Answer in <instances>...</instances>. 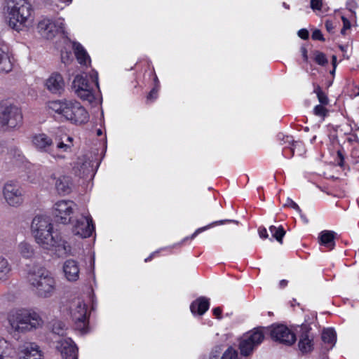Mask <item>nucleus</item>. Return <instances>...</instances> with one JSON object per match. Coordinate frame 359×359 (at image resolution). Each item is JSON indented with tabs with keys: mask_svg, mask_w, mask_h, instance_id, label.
Listing matches in <instances>:
<instances>
[{
	"mask_svg": "<svg viewBox=\"0 0 359 359\" xmlns=\"http://www.w3.org/2000/svg\"><path fill=\"white\" fill-rule=\"evenodd\" d=\"M56 136L54 139L45 133L34 134L31 142L36 150L50 154L55 161L67 158V154H70L73 147V138Z\"/></svg>",
	"mask_w": 359,
	"mask_h": 359,
	"instance_id": "nucleus-1",
	"label": "nucleus"
},
{
	"mask_svg": "<svg viewBox=\"0 0 359 359\" xmlns=\"http://www.w3.org/2000/svg\"><path fill=\"white\" fill-rule=\"evenodd\" d=\"M27 281L39 297L48 298L55 290L56 281L52 273L43 266L34 265L27 271Z\"/></svg>",
	"mask_w": 359,
	"mask_h": 359,
	"instance_id": "nucleus-2",
	"label": "nucleus"
},
{
	"mask_svg": "<svg viewBox=\"0 0 359 359\" xmlns=\"http://www.w3.org/2000/svg\"><path fill=\"white\" fill-rule=\"evenodd\" d=\"M48 107L53 111L76 124L88 121L89 115L81 104L74 100H54L49 102Z\"/></svg>",
	"mask_w": 359,
	"mask_h": 359,
	"instance_id": "nucleus-3",
	"label": "nucleus"
},
{
	"mask_svg": "<svg viewBox=\"0 0 359 359\" xmlns=\"http://www.w3.org/2000/svg\"><path fill=\"white\" fill-rule=\"evenodd\" d=\"M8 321L12 330L18 332H25L42 326L43 320L34 311L15 309L8 314Z\"/></svg>",
	"mask_w": 359,
	"mask_h": 359,
	"instance_id": "nucleus-4",
	"label": "nucleus"
},
{
	"mask_svg": "<svg viewBox=\"0 0 359 359\" xmlns=\"http://www.w3.org/2000/svg\"><path fill=\"white\" fill-rule=\"evenodd\" d=\"M53 229L52 220L49 216L38 215L32 219V233L36 242L44 249L50 250L56 245Z\"/></svg>",
	"mask_w": 359,
	"mask_h": 359,
	"instance_id": "nucleus-5",
	"label": "nucleus"
},
{
	"mask_svg": "<svg viewBox=\"0 0 359 359\" xmlns=\"http://www.w3.org/2000/svg\"><path fill=\"white\" fill-rule=\"evenodd\" d=\"M32 11V6L26 0H8L7 13L9 27L18 32L22 30L27 27Z\"/></svg>",
	"mask_w": 359,
	"mask_h": 359,
	"instance_id": "nucleus-6",
	"label": "nucleus"
},
{
	"mask_svg": "<svg viewBox=\"0 0 359 359\" xmlns=\"http://www.w3.org/2000/svg\"><path fill=\"white\" fill-rule=\"evenodd\" d=\"M22 123L21 110L15 105L0 102V129L8 131L19 128Z\"/></svg>",
	"mask_w": 359,
	"mask_h": 359,
	"instance_id": "nucleus-7",
	"label": "nucleus"
},
{
	"mask_svg": "<svg viewBox=\"0 0 359 359\" xmlns=\"http://www.w3.org/2000/svg\"><path fill=\"white\" fill-rule=\"evenodd\" d=\"M264 332L262 327H257L245 333L240 340L239 349L241 354L248 356L264 341Z\"/></svg>",
	"mask_w": 359,
	"mask_h": 359,
	"instance_id": "nucleus-8",
	"label": "nucleus"
},
{
	"mask_svg": "<svg viewBox=\"0 0 359 359\" xmlns=\"http://www.w3.org/2000/svg\"><path fill=\"white\" fill-rule=\"evenodd\" d=\"M264 334L269 333L272 339L281 344L290 346L296 341L295 334L284 325H272L262 327Z\"/></svg>",
	"mask_w": 359,
	"mask_h": 359,
	"instance_id": "nucleus-9",
	"label": "nucleus"
},
{
	"mask_svg": "<svg viewBox=\"0 0 359 359\" xmlns=\"http://www.w3.org/2000/svg\"><path fill=\"white\" fill-rule=\"evenodd\" d=\"M64 20L62 19L52 20L43 18L37 25V32L46 39H53L57 34L63 33L65 29Z\"/></svg>",
	"mask_w": 359,
	"mask_h": 359,
	"instance_id": "nucleus-10",
	"label": "nucleus"
},
{
	"mask_svg": "<svg viewBox=\"0 0 359 359\" xmlns=\"http://www.w3.org/2000/svg\"><path fill=\"white\" fill-rule=\"evenodd\" d=\"M72 89L74 93L83 101L91 104L95 100L93 92V83L89 82L86 76H76L72 82Z\"/></svg>",
	"mask_w": 359,
	"mask_h": 359,
	"instance_id": "nucleus-11",
	"label": "nucleus"
},
{
	"mask_svg": "<svg viewBox=\"0 0 359 359\" xmlns=\"http://www.w3.org/2000/svg\"><path fill=\"white\" fill-rule=\"evenodd\" d=\"M76 205L72 201H59L53 206V215L57 222L67 224L72 222V215Z\"/></svg>",
	"mask_w": 359,
	"mask_h": 359,
	"instance_id": "nucleus-12",
	"label": "nucleus"
},
{
	"mask_svg": "<svg viewBox=\"0 0 359 359\" xmlns=\"http://www.w3.org/2000/svg\"><path fill=\"white\" fill-rule=\"evenodd\" d=\"M71 315L76 329L81 333H86L88 328L86 304L81 299L76 301L71 309Z\"/></svg>",
	"mask_w": 359,
	"mask_h": 359,
	"instance_id": "nucleus-13",
	"label": "nucleus"
},
{
	"mask_svg": "<svg viewBox=\"0 0 359 359\" xmlns=\"http://www.w3.org/2000/svg\"><path fill=\"white\" fill-rule=\"evenodd\" d=\"M72 231L81 238L90 237L95 231V226L90 216L81 215L75 221L72 219Z\"/></svg>",
	"mask_w": 359,
	"mask_h": 359,
	"instance_id": "nucleus-14",
	"label": "nucleus"
},
{
	"mask_svg": "<svg viewBox=\"0 0 359 359\" xmlns=\"http://www.w3.org/2000/svg\"><path fill=\"white\" fill-rule=\"evenodd\" d=\"M4 196L6 202L11 206H18L23 201V192L20 186L12 182L4 187Z\"/></svg>",
	"mask_w": 359,
	"mask_h": 359,
	"instance_id": "nucleus-15",
	"label": "nucleus"
},
{
	"mask_svg": "<svg viewBox=\"0 0 359 359\" xmlns=\"http://www.w3.org/2000/svg\"><path fill=\"white\" fill-rule=\"evenodd\" d=\"M311 327L309 324H302L299 330V349L303 353L311 352L313 348V335L311 332Z\"/></svg>",
	"mask_w": 359,
	"mask_h": 359,
	"instance_id": "nucleus-16",
	"label": "nucleus"
},
{
	"mask_svg": "<svg viewBox=\"0 0 359 359\" xmlns=\"http://www.w3.org/2000/svg\"><path fill=\"white\" fill-rule=\"evenodd\" d=\"M45 86L50 93L61 95L65 90V84L62 76L57 72H53L46 80Z\"/></svg>",
	"mask_w": 359,
	"mask_h": 359,
	"instance_id": "nucleus-17",
	"label": "nucleus"
},
{
	"mask_svg": "<svg viewBox=\"0 0 359 359\" xmlns=\"http://www.w3.org/2000/svg\"><path fill=\"white\" fill-rule=\"evenodd\" d=\"M18 355L19 359H42L38 345L30 342H26L19 347Z\"/></svg>",
	"mask_w": 359,
	"mask_h": 359,
	"instance_id": "nucleus-18",
	"label": "nucleus"
},
{
	"mask_svg": "<svg viewBox=\"0 0 359 359\" xmlns=\"http://www.w3.org/2000/svg\"><path fill=\"white\" fill-rule=\"evenodd\" d=\"M57 348L60 351L63 359H78V348L71 339L60 340Z\"/></svg>",
	"mask_w": 359,
	"mask_h": 359,
	"instance_id": "nucleus-19",
	"label": "nucleus"
},
{
	"mask_svg": "<svg viewBox=\"0 0 359 359\" xmlns=\"http://www.w3.org/2000/svg\"><path fill=\"white\" fill-rule=\"evenodd\" d=\"M65 278L69 282H76L79 279L80 267L77 261L73 259L66 260L62 266Z\"/></svg>",
	"mask_w": 359,
	"mask_h": 359,
	"instance_id": "nucleus-20",
	"label": "nucleus"
},
{
	"mask_svg": "<svg viewBox=\"0 0 359 359\" xmlns=\"http://www.w3.org/2000/svg\"><path fill=\"white\" fill-rule=\"evenodd\" d=\"M278 140L280 144L284 146L283 149V155L286 158L293 156L294 149L297 147L301 146V142H295L292 136L285 135L283 133H278Z\"/></svg>",
	"mask_w": 359,
	"mask_h": 359,
	"instance_id": "nucleus-21",
	"label": "nucleus"
},
{
	"mask_svg": "<svg viewBox=\"0 0 359 359\" xmlns=\"http://www.w3.org/2000/svg\"><path fill=\"white\" fill-rule=\"evenodd\" d=\"M209 306V299L204 297H201L191 304L190 310L194 315L202 316L208 310Z\"/></svg>",
	"mask_w": 359,
	"mask_h": 359,
	"instance_id": "nucleus-22",
	"label": "nucleus"
},
{
	"mask_svg": "<svg viewBox=\"0 0 359 359\" xmlns=\"http://www.w3.org/2000/svg\"><path fill=\"white\" fill-rule=\"evenodd\" d=\"M336 233L332 231H322L318 236V243L320 245L327 248L330 250L334 249L335 246Z\"/></svg>",
	"mask_w": 359,
	"mask_h": 359,
	"instance_id": "nucleus-23",
	"label": "nucleus"
},
{
	"mask_svg": "<svg viewBox=\"0 0 359 359\" xmlns=\"http://www.w3.org/2000/svg\"><path fill=\"white\" fill-rule=\"evenodd\" d=\"M55 189L60 194H68L72 189V180L68 176H60L55 180Z\"/></svg>",
	"mask_w": 359,
	"mask_h": 359,
	"instance_id": "nucleus-24",
	"label": "nucleus"
},
{
	"mask_svg": "<svg viewBox=\"0 0 359 359\" xmlns=\"http://www.w3.org/2000/svg\"><path fill=\"white\" fill-rule=\"evenodd\" d=\"M15 354V349L12 344L4 338H0V359H11Z\"/></svg>",
	"mask_w": 359,
	"mask_h": 359,
	"instance_id": "nucleus-25",
	"label": "nucleus"
},
{
	"mask_svg": "<svg viewBox=\"0 0 359 359\" xmlns=\"http://www.w3.org/2000/svg\"><path fill=\"white\" fill-rule=\"evenodd\" d=\"M73 49L79 63L81 65H86L87 61H90L89 55L81 43L74 42Z\"/></svg>",
	"mask_w": 359,
	"mask_h": 359,
	"instance_id": "nucleus-26",
	"label": "nucleus"
},
{
	"mask_svg": "<svg viewBox=\"0 0 359 359\" xmlns=\"http://www.w3.org/2000/svg\"><path fill=\"white\" fill-rule=\"evenodd\" d=\"M13 65L7 53L0 48V72H9Z\"/></svg>",
	"mask_w": 359,
	"mask_h": 359,
	"instance_id": "nucleus-27",
	"label": "nucleus"
},
{
	"mask_svg": "<svg viewBox=\"0 0 359 359\" xmlns=\"http://www.w3.org/2000/svg\"><path fill=\"white\" fill-rule=\"evenodd\" d=\"M18 252L25 259H30L34 255L33 247L27 242H21L18 245Z\"/></svg>",
	"mask_w": 359,
	"mask_h": 359,
	"instance_id": "nucleus-28",
	"label": "nucleus"
},
{
	"mask_svg": "<svg viewBox=\"0 0 359 359\" xmlns=\"http://www.w3.org/2000/svg\"><path fill=\"white\" fill-rule=\"evenodd\" d=\"M11 271V266L5 257L0 256V280H6Z\"/></svg>",
	"mask_w": 359,
	"mask_h": 359,
	"instance_id": "nucleus-29",
	"label": "nucleus"
},
{
	"mask_svg": "<svg viewBox=\"0 0 359 359\" xmlns=\"http://www.w3.org/2000/svg\"><path fill=\"white\" fill-rule=\"evenodd\" d=\"M50 329L53 334L64 336L66 333L67 327L63 322L58 320H53L50 323Z\"/></svg>",
	"mask_w": 359,
	"mask_h": 359,
	"instance_id": "nucleus-30",
	"label": "nucleus"
},
{
	"mask_svg": "<svg viewBox=\"0 0 359 359\" xmlns=\"http://www.w3.org/2000/svg\"><path fill=\"white\" fill-rule=\"evenodd\" d=\"M322 340L328 344L331 345V347L334 346L336 342V332L332 328H327L323 331Z\"/></svg>",
	"mask_w": 359,
	"mask_h": 359,
	"instance_id": "nucleus-31",
	"label": "nucleus"
},
{
	"mask_svg": "<svg viewBox=\"0 0 359 359\" xmlns=\"http://www.w3.org/2000/svg\"><path fill=\"white\" fill-rule=\"evenodd\" d=\"M269 231L272 235V237L274 238L278 243L280 244L283 243V238L285 234V231L284 230L282 226H279L276 227L273 225L269 226Z\"/></svg>",
	"mask_w": 359,
	"mask_h": 359,
	"instance_id": "nucleus-32",
	"label": "nucleus"
},
{
	"mask_svg": "<svg viewBox=\"0 0 359 359\" xmlns=\"http://www.w3.org/2000/svg\"><path fill=\"white\" fill-rule=\"evenodd\" d=\"M54 248L55 251L58 252L60 255L70 254L71 252L70 245L65 241H60L59 242L56 241V245L50 250H53Z\"/></svg>",
	"mask_w": 359,
	"mask_h": 359,
	"instance_id": "nucleus-33",
	"label": "nucleus"
},
{
	"mask_svg": "<svg viewBox=\"0 0 359 359\" xmlns=\"http://www.w3.org/2000/svg\"><path fill=\"white\" fill-rule=\"evenodd\" d=\"M226 222H236V221H234V220H231V219H224V220H219V221H216L215 222H212V224H209V225H207L205 226H203V227H201V228H198L197 230H196V231L191 235V238L193 239L194 238L198 233L203 232V231L215 226V225H218V224H223Z\"/></svg>",
	"mask_w": 359,
	"mask_h": 359,
	"instance_id": "nucleus-34",
	"label": "nucleus"
},
{
	"mask_svg": "<svg viewBox=\"0 0 359 359\" xmlns=\"http://www.w3.org/2000/svg\"><path fill=\"white\" fill-rule=\"evenodd\" d=\"M314 61L319 65H325L327 64L328 61L325 55L318 50H315L313 53Z\"/></svg>",
	"mask_w": 359,
	"mask_h": 359,
	"instance_id": "nucleus-35",
	"label": "nucleus"
},
{
	"mask_svg": "<svg viewBox=\"0 0 359 359\" xmlns=\"http://www.w3.org/2000/svg\"><path fill=\"white\" fill-rule=\"evenodd\" d=\"M314 92L316 93L318 99L321 104L326 105L328 104V98L323 92L320 86L315 88Z\"/></svg>",
	"mask_w": 359,
	"mask_h": 359,
	"instance_id": "nucleus-36",
	"label": "nucleus"
},
{
	"mask_svg": "<svg viewBox=\"0 0 359 359\" xmlns=\"http://www.w3.org/2000/svg\"><path fill=\"white\" fill-rule=\"evenodd\" d=\"M221 359H238V353L232 347H229L223 353Z\"/></svg>",
	"mask_w": 359,
	"mask_h": 359,
	"instance_id": "nucleus-37",
	"label": "nucleus"
},
{
	"mask_svg": "<svg viewBox=\"0 0 359 359\" xmlns=\"http://www.w3.org/2000/svg\"><path fill=\"white\" fill-rule=\"evenodd\" d=\"M284 206L291 208L295 210L299 214H301V208H299V206L290 198H287L286 202L284 204Z\"/></svg>",
	"mask_w": 359,
	"mask_h": 359,
	"instance_id": "nucleus-38",
	"label": "nucleus"
},
{
	"mask_svg": "<svg viewBox=\"0 0 359 359\" xmlns=\"http://www.w3.org/2000/svg\"><path fill=\"white\" fill-rule=\"evenodd\" d=\"M314 114L316 116L324 117L326 116L327 110L323 104H319L315 107L313 109Z\"/></svg>",
	"mask_w": 359,
	"mask_h": 359,
	"instance_id": "nucleus-39",
	"label": "nucleus"
},
{
	"mask_svg": "<svg viewBox=\"0 0 359 359\" xmlns=\"http://www.w3.org/2000/svg\"><path fill=\"white\" fill-rule=\"evenodd\" d=\"M311 8L316 11H321L323 8V0H311Z\"/></svg>",
	"mask_w": 359,
	"mask_h": 359,
	"instance_id": "nucleus-40",
	"label": "nucleus"
},
{
	"mask_svg": "<svg viewBox=\"0 0 359 359\" xmlns=\"http://www.w3.org/2000/svg\"><path fill=\"white\" fill-rule=\"evenodd\" d=\"M311 37L313 40L325 41V39L319 29H316L313 32Z\"/></svg>",
	"mask_w": 359,
	"mask_h": 359,
	"instance_id": "nucleus-41",
	"label": "nucleus"
},
{
	"mask_svg": "<svg viewBox=\"0 0 359 359\" xmlns=\"http://www.w3.org/2000/svg\"><path fill=\"white\" fill-rule=\"evenodd\" d=\"M158 89L155 87L147 95V100L154 101L157 98Z\"/></svg>",
	"mask_w": 359,
	"mask_h": 359,
	"instance_id": "nucleus-42",
	"label": "nucleus"
},
{
	"mask_svg": "<svg viewBox=\"0 0 359 359\" xmlns=\"http://www.w3.org/2000/svg\"><path fill=\"white\" fill-rule=\"evenodd\" d=\"M309 32L306 29H301L298 31V36L302 39H307L309 38Z\"/></svg>",
	"mask_w": 359,
	"mask_h": 359,
	"instance_id": "nucleus-43",
	"label": "nucleus"
},
{
	"mask_svg": "<svg viewBox=\"0 0 359 359\" xmlns=\"http://www.w3.org/2000/svg\"><path fill=\"white\" fill-rule=\"evenodd\" d=\"M258 233L262 238H269V234L267 233L266 229L264 227H259L258 229Z\"/></svg>",
	"mask_w": 359,
	"mask_h": 359,
	"instance_id": "nucleus-44",
	"label": "nucleus"
},
{
	"mask_svg": "<svg viewBox=\"0 0 359 359\" xmlns=\"http://www.w3.org/2000/svg\"><path fill=\"white\" fill-rule=\"evenodd\" d=\"M341 20L343 22V27L349 29L351 28V22H349V20L344 16L341 17Z\"/></svg>",
	"mask_w": 359,
	"mask_h": 359,
	"instance_id": "nucleus-45",
	"label": "nucleus"
},
{
	"mask_svg": "<svg viewBox=\"0 0 359 359\" xmlns=\"http://www.w3.org/2000/svg\"><path fill=\"white\" fill-rule=\"evenodd\" d=\"M213 314L218 318H222V309L219 307H216L213 310Z\"/></svg>",
	"mask_w": 359,
	"mask_h": 359,
	"instance_id": "nucleus-46",
	"label": "nucleus"
},
{
	"mask_svg": "<svg viewBox=\"0 0 359 359\" xmlns=\"http://www.w3.org/2000/svg\"><path fill=\"white\" fill-rule=\"evenodd\" d=\"M301 53L303 57L304 61L307 62L308 61V55H307V50L305 47L301 48Z\"/></svg>",
	"mask_w": 359,
	"mask_h": 359,
	"instance_id": "nucleus-47",
	"label": "nucleus"
},
{
	"mask_svg": "<svg viewBox=\"0 0 359 359\" xmlns=\"http://www.w3.org/2000/svg\"><path fill=\"white\" fill-rule=\"evenodd\" d=\"M325 27H326V29L329 32H332L334 29V26H333V24L332 22L330 21H328L327 20L325 22Z\"/></svg>",
	"mask_w": 359,
	"mask_h": 359,
	"instance_id": "nucleus-48",
	"label": "nucleus"
},
{
	"mask_svg": "<svg viewBox=\"0 0 359 359\" xmlns=\"http://www.w3.org/2000/svg\"><path fill=\"white\" fill-rule=\"evenodd\" d=\"M337 154H338V156H339V158L340 159V161L338 163V164H339V166L341 167L344 165V156H343L341 152L338 151Z\"/></svg>",
	"mask_w": 359,
	"mask_h": 359,
	"instance_id": "nucleus-49",
	"label": "nucleus"
},
{
	"mask_svg": "<svg viewBox=\"0 0 359 359\" xmlns=\"http://www.w3.org/2000/svg\"><path fill=\"white\" fill-rule=\"evenodd\" d=\"M287 280H282L279 283L280 287L283 288L287 286Z\"/></svg>",
	"mask_w": 359,
	"mask_h": 359,
	"instance_id": "nucleus-50",
	"label": "nucleus"
},
{
	"mask_svg": "<svg viewBox=\"0 0 359 359\" xmlns=\"http://www.w3.org/2000/svg\"><path fill=\"white\" fill-rule=\"evenodd\" d=\"M332 62L333 67L336 68V67H337V57L335 55H332Z\"/></svg>",
	"mask_w": 359,
	"mask_h": 359,
	"instance_id": "nucleus-51",
	"label": "nucleus"
},
{
	"mask_svg": "<svg viewBox=\"0 0 359 359\" xmlns=\"http://www.w3.org/2000/svg\"><path fill=\"white\" fill-rule=\"evenodd\" d=\"M300 215V217L302 219V220L305 222V223H308L309 222V220L308 219L306 218V217L302 213V212L301 211V214Z\"/></svg>",
	"mask_w": 359,
	"mask_h": 359,
	"instance_id": "nucleus-52",
	"label": "nucleus"
},
{
	"mask_svg": "<svg viewBox=\"0 0 359 359\" xmlns=\"http://www.w3.org/2000/svg\"><path fill=\"white\" fill-rule=\"evenodd\" d=\"M156 253H157V252H153L150 256H149L147 258H146L144 261H145L146 262H149V261L151 260V259H152L153 256H154L155 254H156Z\"/></svg>",
	"mask_w": 359,
	"mask_h": 359,
	"instance_id": "nucleus-53",
	"label": "nucleus"
},
{
	"mask_svg": "<svg viewBox=\"0 0 359 359\" xmlns=\"http://www.w3.org/2000/svg\"><path fill=\"white\" fill-rule=\"evenodd\" d=\"M94 84L98 88L99 86H98V81H97V74L96 73V75L95 76V81H94Z\"/></svg>",
	"mask_w": 359,
	"mask_h": 359,
	"instance_id": "nucleus-54",
	"label": "nucleus"
},
{
	"mask_svg": "<svg viewBox=\"0 0 359 359\" xmlns=\"http://www.w3.org/2000/svg\"><path fill=\"white\" fill-rule=\"evenodd\" d=\"M83 165L85 166L86 168L90 167V161H86L85 163H83Z\"/></svg>",
	"mask_w": 359,
	"mask_h": 359,
	"instance_id": "nucleus-55",
	"label": "nucleus"
},
{
	"mask_svg": "<svg viewBox=\"0 0 359 359\" xmlns=\"http://www.w3.org/2000/svg\"><path fill=\"white\" fill-rule=\"evenodd\" d=\"M339 48H340V50H341V51H343V52H346V48H347V47L344 46H341H341H339Z\"/></svg>",
	"mask_w": 359,
	"mask_h": 359,
	"instance_id": "nucleus-56",
	"label": "nucleus"
},
{
	"mask_svg": "<svg viewBox=\"0 0 359 359\" xmlns=\"http://www.w3.org/2000/svg\"><path fill=\"white\" fill-rule=\"evenodd\" d=\"M346 30H347V29H345V28L342 27V29L341 30V34L344 35L346 34Z\"/></svg>",
	"mask_w": 359,
	"mask_h": 359,
	"instance_id": "nucleus-57",
	"label": "nucleus"
},
{
	"mask_svg": "<svg viewBox=\"0 0 359 359\" xmlns=\"http://www.w3.org/2000/svg\"><path fill=\"white\" fill-rule=\"evenodd\" d=\"M102 132L101 129H98V130H97V135L98 136L102 135Z\"/></svg>",
	"mask_w": 359,
	"mask_h": 359,
	"instance_id": "nucleus-58",
	"label": "nucleus"
},
{
	"mask_svg": "<svg viewBox=\"0 0 359 359\" xmlns=\"http://www.w3.org/2000/svg\"><path fill=\"white\" fill-rule=\"evenodd\" d=\"M283 6L286 8H289V6L287 5L285 3H283Z\"/></svg>",
	"mask_w": 359,
	"mask_h": 359,
	"instance_id": "nucleus-59",
	"label": "nucleus"
},
{
	"mask_svg": "<svg viewBox=\"0 0 359 359\" xmlns=\"http://www.w3.org/2000/svg\"><path fill=\"white\" fill-rule=\"evenodd\" d=\"M335 69H336V68L333 67V69H332V71H331V72H330V73H331V74H334V72H335Z\"/></svg>",
	"mask_w": 359,
	"mask_h": 359,
	"instance_id": "nucleus-60",
	"label": "nucleus"
},
{
	"mask_svg": "<svg viewBox=\"0 0 359 359\" xmlns=\"http://www.w3.org/2000/svg\"><path fill=\"white\" fill-rule=\"evenodd\" d=\"M155 81H156V82H158V78H157V76H155Z\"/></svg>",
	"mask_w": 359,
	"mask_h": 359,
	"instance_id": "nucleus-61",
	"label": "nucleus"
},
{
	"mask_svg": "<svg viewBox=\"0 0 359 359\" xmlns=\"http://www.w3.org/2000/svg\"><path fill=\"white\" fill-rule=\"evenodd\" d=\"M72 0H66L67 2L71 3Z\"/></svg>",
	"mask_w": 359,
	"mask_h": 359,
	"instance_id": "nucleus-62",
	"label": "nucleus"
}]
</instances>
